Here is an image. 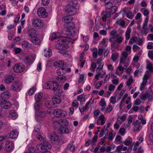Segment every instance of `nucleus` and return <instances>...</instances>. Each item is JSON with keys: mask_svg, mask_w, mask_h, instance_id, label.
I'll return each mask as SVG.
<instances>
[{"mask_svg": "<svg viewBox=\"0 0 153 153\" xmlns=\"http://www.w3.org/2000/svg\"><path fill=\"white\" fill-rule=\"evenodd\" d=\"M52 147L51 144L48 141H45L43 144H38L36 145V148L39 151L43 153H51L48 150Z\"/></svg>", "mask_w": 153, "mask_h": 153, "instance_id": "1", "label": "nucleus"}, {"mask_svg": "<svg viewBox=\"0 0 153 153\" xmlns=\"http://www.w3.org/2000/svg\"><path fill=\"white\" fill-rule=\"evenodd\" d=\"M59 86L58 83L56 81H50L45 84L44 87L47 89L54 91L57 90Z\"/></svg>", "mask_w": 153, "mask_h": 153, "instance_id": "2", "label": "nucleus"}, {"mask_svg": "<svg viewBox=\"0 0 153 153\" xmlns=\"http://www.w3.org/2000/svg\"><path fill=\"white\" fill-rule=\"evenodd\" d=\"M65 12L71 16L75 14L77 12V9L73 4H68L65 8Z\"/></svg>", "mask_w": 153, "mask_h": 153, "instance_id": "3", "label": "nucleus"}, {"mask_svg": "<svg viewBox=\"0 0 153 153\" xmlns=\"http://www.w3.org/2000/svg\"><path fill=\"white\" fill-rule=\"evenodd\" d=\"M57 43L63 49L67 48L68 47L67 38L65 37H61L57 41Z\"/></svg>", "mask_w": 153, "mask_h": 153, "instance_id": "4", "label": "nucleus"}, {"mask_svg": "<svg viewBox=\"0 0 153 153\" xmlns=\"http://www.w3.org/2000/svg\"><path fill=\"white\" fill-rule=\"evenodd\" d=\"M128 55V53L127 52L123 51L121 53L120 58V65H124V67H127L128 65V64L126 62Z\"/></svg>", "mask_w": 153, "mask_h": 153, "instance_id": "5", "label": "nucleus"}, {"mask_svg": "<svg viewBox=\"0 0 153 153\" xmlns=\"http://www.w3.org/2000/svg\"><path fill=\"white\" fill-rule=\"evenodd\" d=\"M53 114L55 116L58 117H65L68 114L66 111L61 110L59 109L55 110L53 111Z\"/></svg>", "mask_w": 153, "mask_h": 153, "instance_id": "6", "label": "nucleus"}, {"mask_svg": "<svg viewBox=\"0 0 153 153\" xmlns=\"http://www.w3.org/2000/svg\"><path fill=\"white\" fill-rule=\"evenodd\" d=\"M32 24L33 27L36 28H41L44 25L43 21L40 19H33L32 21Z\"/></svg>", "mask_w": 153, "mask_h": 153, "instance_id": "7", "label": "nucleus"}, {"mask_svg": "<svg viewBox=\"0 0 153 153\" xmlns=\"http://www.w3.org/2000/svg\"><path fill=\"white\" fill-rule=\"evenodd\" d=\"M38 16L41 18H45L47 17L48 15V13L46 12V10L44 7L39 8L37 11Z\"/></svg>", "mask_w": 153, "mask_h": 153, "instance_id": "8", "label": "nucleus"}, {"mask_svg": "<svg viewBox=\"0 0 153 153\" xmlns=\"http://www.w3.org/2000/svg\"><path fill=\"white\" fill-rule=\"evenodd\" d=\"M25 70V67L23 65L20 63L15 64L13 67V71L16 73H21Z\"/></svg>", "mask_w": 153, "mask_h": 153, "instance_id": "9", "label": "nucleus"}, {"mask_svg": "<svg viewBox=\"0 0 153 153\" xmlns=\"http://www.w3.org/2000/svg\"><path fill=\"white\" fill-rule=\"evenodd\" d=\"M48 114V113L45 111H40L36 113V120L39 122L42 120V118L45 117Z\"/></svg>", "mask_w": 153, "mask_h": 153, "instance_id": "10", "label": "nucleus"}, {"mask_svg": "<svg viewBox=\"0 0 153 153\" xmlns=\"http://www.w3.org/2000/svg\"><path fill=\"white\" fill-rule=\"evenodd\" d=\"M22 83L21 82L15 81L11 85V89L14 91H19L22 88Z\"/></svg>", "mask_w": 153, "mask_h": 153, "instance_id": "11", "label": "nucleus"}, {"mask_svg": "<svg viewBox=\"0 0 153 153\" xmlns=\"http://www.w3.org/2000/svg\"><path fill=\"white\" fill-rule=\"evenodd\" d=\"M106 118L103 114L100 115L99 117L97 118L96 120H95V122L98 125H103L105 123Z\"/></svg>", "mask_w": 153, "mask_h": 153, "instance_id": "12", "label": "nucleus"}, {"mask_svg": "<svg viewBox=\"0 0 153 153\" xmlns=\"http://www.w3.org/2000/svg\"><path fill=\"white\" fill-rule=\"evenodd\" d=\"M5 150L6 151L10 152L14 148L13 143L11 141L7 140L6 142Z\"/></svg>", "mask_w": 153, "mask_h": 153, "instance_id": "13", "label": "nucleus"}, {"mask_svg": "<svg viewBox=\"0 0 153 153\" xmlns=\"http://www.w3.org/2000/svg\"><path fill=\"white\" fill-rule=\"evenodd\" d=\"M116 86L112 84H110L108 87V91L104 94L105 97L108 98L114 90Z\"/></svg>", "mask_w": 153, "mask_h": 153, "instance_id": "14", "label": "nucleus"}, {"mask_svg": "<svg viewBox=\"0 0 153 153\" xmlns=\"http://www.w3.org/2000/svg\"><path fill=\"white\" fill-rule=\"evenodd\" d=\"M0 105L1 108L5 109H8L11 106V102L8 101L7 100L1 102Z\"/></svg>", "mask_w": 153, "mask_h": 153, "instance_id": "15", "label": "nucleus"}, {"mask_svg": "<svg viewBox=\"0 0 153 153\" xmlns=\"http://www.w3.org/2000/svg\"><path fill=\"white\" fill-rule=\"evenodd\" d=\"M134 126V131H138L142 128V126L140 122L137 120L135 122L133 123Z\"/></svg>", "mask_w": 153, "mask_h": 153, "instance_id": "16", "label": "nucleus"}, {"mask_svg": "<svg viewBox=\"0 0 153 153\" xmlns=\"http://www.w3.org/2000/svg\"><path fill=\"white\" fill-rule=\"evenodd\" d=\"M148 78L149 76L148 75H144L143 78V81L142 83H141L140 88V89L141 91H142L144 89L145 86L147 82Z\"/></svg>", "mask_w": 153, "mask_h": 153, "instance_id": "17", "label": "nucleus"}, {"mask_svg": "<svg viewBox=\"0 0 153 153\" xmlns=\"http://www.w3.org/2000/svg\"><path fill=\"white\" fill-rule=\"evenodd\" d=\"M75 146L74 144V142L72 141L70 142L67 146L65 150L66 151L69 150L72 152L75 151Z\"/></svg>", "mask_w": 153, "mask_h": 153, "instance_id": "18", "label": "nucleus"}, {"mask_svg": "<svg viewBox=\"0 0 153 153\" xmlns=\"http://www.w3.org/2000/svg\"><path fill=\"white\" fill-rule=\"evenodd\" d=\"M102 19L103 21L105 22L107 18H110L111 17V13L109 12L106 11L103 12L101 14Z\"/></svg>", "mask_w": 153, "mask_h": 153, "instance_id": "19", "label": "nucleus"}, {"mask_svg": "<svg viewBox=\"0 0 153 153\" xmlns=\"http://www.w3.org/2000/svg\"><path fill=\"white\" fill-rule=\"evenodd\" d=\"M148 21V17H147L143 23L142 27V33H145L147 34L148 33V32L146 31L147 30V26Z\"/></svg>", "mask_w": 153, "mask_h": 153, "instance_id": "20", "label": "nucleus"}, {"mask_svg": "<svg viewBox=\"0 0 153 153\" xmlns=\"http://www.w3.org/2000/svg\"><path fill=\"white\" fill-rule=\"evenodd\" d=\"M127 147L125 146H123V145H121L118 146L116 149V151L118 153L121 152H120L121 151H123L126 152L127 150Z\"/></svg>", "mask_w": 153, "mask_h": 153, "instance_id": "21", "label": "nucleus"}, {"mask_svg": "<svg viewBox=\"0 0 153 153\" xmlns=\"http://www.w3.org/2000/svg\"><path fill=\"white\" fill-rule=\"evenodd\" d=\"M62 35L60 33L57 32L53 33L51 34L50 36V39L51 40H53L56 39L60 37Z\"/></svg>", "mask_w": 153, "mask_h": 153, "instance_id": "22", "label": "nucleus"}, {"mask_svg": "<svg viewBox=\"0 0 153 153\" xmlns=\"http://www.w3.org/2000/svg\"><path fill=\"white\" fill-rule=\"evenodd\" d=\"M18 132L16 130H14L9 133V137L12 139L16 138L18 136Z\"/></svg>", "mask_w": 153, "mask_h": 153, "instance_id": "23", "label": "nucleus"}, {"mask_svg": "<svg viewBox=\"0 0 153 153\" xmlns=\"http://www.w3.org/2000/svg\"><path fill=\"white\" fill-rule=\"evenodd\" d=\"M10 93L8 91L4 92L1 95V98L4 100L8 99L10 97Z\"/></svg>", "mask_w": 153, "mask_h": 153, "instance_id": "24", "label": "nucleus"}, {"mask_svg": "<svg viewBox=\"0 0 153 153\" xmlns=\"http://www.w3.org/2000/svg\"><path fill=\"white\" fill-rule=\"evenodd\" d=\"M73 19V18L71 16H68L63 17L62 21L65 23H70Z\"/></svg>", "mask_w": 153, "mask_h": 153, "instance_id": "25", "label": "nucleus"}, {"mask_svg": "<svg viewBox=\"0 0 153 153\" xmlns=\"http://www.w3.org/2000/svg\"><path fill=\"white\" fill-rule=\"evenodd\" d=\"M99 104L102 107L101 110L102 111H104L105 110L106 106V103L104 98H102Z\"/></svg>", "mask_w": 153, "mask_h": 153, "instance_id": "26", "label": "nucleus"}, {"mask_svg": "<svg viewBox=\"0 0 153 153\" xmlns=\"http://www.w3.org/2000/svg\"><path fill=\"white\" fill-rule=\"evenodd\" d=\"M14 77L12 75L8 76L5 77L4 81L6 84H10L14 80Z\"/></svg>", "mask_w": 153, "mask_h": 153, "instance_id": "27", "label": "nucleus"}, {"mask_svg": "<svg viewBox=\"0 0 153 153\" xmlns=\"http://www.w3.org/2000/svg\"><path fill=\"white\" fill-rule=\"evenodd\" d=\"M9 114V117L13 120L16 119L18 116L17 113L13 110L10 111Z\"/></svg>", "mask_w": 153, "mask_h": 153, "instance_id": "28", "label": "nucleus"}, {"mask_svg": "<svg viewBox=\"0 0 153 153\" xmlns=\"http://www.w3.org/2000/svg\"><path fill=\"white\" fill-rule=\"evenodd\" d=\"M22 47L25 49H29L31 48V45L27 41H24L22 42Z\"/></svg>", "mask_w": 153, "mask_h": 153, "instance_id": "29", "label": "nucleus"}, {"mask_svg": "<svg viewBox=\"0 0 153 153\" xmlns=\"http://www.w3.org/2000/svg\"><path fill=\"white\" fill-rule=\"evenodd\" d=\"M122 65H120L117 68L116 71V74L118 75H121L123 73L124 68L122 66Z\"/></svg>", "mask_w": 153, "mask_h": 153, "instance_id": "30", "label": "nucleus"}, {"mask_svg": "<svg viewBox=\"0 0 153 153\" xmlns=\"http://www.w3.org/2000/svg\"><path fill=\"white\" fill-rule=\"evenodd\" d=\"M30 40L32 42L36 45H39L40 42V39L35 36H31Z\"/></svg>", "mask_w": 153, "mask_h": 153, "instance_id": "31", "label": "nucleus"}, {"mask_svg": "<svg viewBox=\"0 0 153 153\" xmlns=\"http://www.w3.org/2000/svg\"><path fill=\"white\" fill-rule=\"evenodd\" d=\"M126 115L125 114H123L122 116L119 115L117 117V121L121 124L126 119Z\"/></svg>", "mask_w": 153, "mask_h": 153, "instance_id": "32", "label": "nucleus"}, {"mask_svg": "<svg viewBox=\"0 0 153 153\" xmlns=\"http://www.w3.org/2000/svg\"><path fill=\"white\" fill-rule=\"evenodd\" d=\"M44 56L47 57H49L52 55L51 49L50 48H45L44 50Z\"/></svg>", "mask_w": 153, "mask_h": 153, "instance_id": "33", "label": "nucleus"}, {"mask_svg": "<svg viewBox=\"0 0 153 153\" xmlns=\"http://www.w3.org/2000/svg\"><path fill=\"white\" fill-rule=\"evenodd\" d=\"M49 137L51 140L54 142L55 143H56V142L59 140L58 136L54 134H51L49 135Z\"/></svg>", "mask_w": 153, "mask_h": 153, "instance_id": "34", "label": "nucleus"}, {"mask_svg": "<svg viewBox=\"0 0 153 153\" xmlns=\"http://www.w3.org/2000/svg\"><path fill=\"white\" fill-rule=\"evenodd\" d=\"M91 102L90 101H89L86 103L85 105L83 107V108H79V109L82 114H84V111L89 108L88 105Z\"/></svg>", "mask_w": 153, "mask_h": 153, "instance_id": "35", "label": "nucleus"}, {"mask_svg": "<svg viewBox=\"0 0 153 153\" xmlns=\"http://www.w3.org/2000/svg\"><path fill=\"white\" fill-rule=\"evenodd\" d=\"M52 102L54 104H59L62 102L61 97L59 96H56L52 99Z\"/></svg>", "mask_w": 153, "mask_h": 153, "instance_id": "36", "label": "nucleus"}, {"mask_svg": "<svg viewBox=\"0 0 153 153\" xmlns=\"http://www.w3.org/2000/svg\"><path fill=\"white\" fill-rule=\"evenodd\" d=\"M119 53H118L114 52L112 53L111 59L113 62H115L119 57Z\"/></svg>", "mask_w": 153, "mask_h": 153, "instance_id": "37", "label": "nucleus"}, {"mask_svg": "<svg viewBox=\"0 0 153 153\" xmlns=\"http://www.w3.org/2000/svg\"><path fill=\"white\" fill-rule=\"evenodd\" d=\"M42 94L41 92L36 94L35 95V98L36 102H39L42 99Z\"/></svg>", "mask_w": 153, "mask_h": 153, "instance_id": "38", "label": "nucleus"}, {"mask_svg": "<svg viewBox=\"0 0 153 153\" xmlns=\"http://www.w3.org/2000/svg\"><path fill=\"white\" fill-rule=\"evenodd\" d=\"M132 139L131 137H128L124 141L123 143L125 145L129 146L132 142Z\"/></svg>", "mask_w": 153, "mask_h": 153, "instance_id": "39", "label": "nucleus"}, {"mask_svg": "<svg viewBox=\"0 0 153 153\" xmlns=\"http://www.w3.org/2000/svg\"><path fill=\"white\" fill-rule=\"evenodd\" d=\"M57 80L60 82H64L66 80V78L65 76L63 75H59L56 77Z\"/></svg>", "mask_w": 153, "mask_h": 153, "instance_id": "40", "label": "nucleus"}, {"mask_svg": "<svg viewBox=\"0 0 153 153\" xmlns=\"http://www.w3.org/2000/svg\"><path fill=\"white\" fill-rule=\"evenodd\" d=\"M131 30L130 28H128L125 33L126 39V40H128L130 38Z\"/></svg>", "mask_w": 153, "mask_h": 153, "instance_id": "41", "label": "nucleus"}, {"mask_svg": "<svg viewBox=\"0 0 153 153\" xmlns=\"http://www.w3.org/2000/svg\"><path fill=\"white\" fill-rule=\"evenodd\" d=\"M37 138L40 141H45L44 135V134L41 132H38L36 134Z\"/></svg>", "mask_w": 153, "mask_h": 153, "instance_id": "42", "label": "nucleus"}, {"mask_svg": "<svg viewBox=\"0 0 153 153\" xmlns=\"http://www.w3.org/2000/svg\"><path fill=\"white\" fill-rule=\"evenodd\" d=\"M113 108L111 105H108L107 106L106 108H105V110L103 111L105 114L110 113L112 110Z\"/></svg>", "mask_w": 153, "mask_h": 153, "instance_id": "43", "label": "nucleus"}, {"mask_svg": "<svg viewBox=\"0 0 153 153\" xmlns=\"http://www.w3.org/2000/svg\"><path fill=\"white\" fill-rule=\"evenodd\" d=\"M59 123L62 126H66L68 125V122L66 119H62L59 121Z\"/></svg>", "mask_w": 153, "mask_h": 153, "instance_id": "44", "label": "nucleus"}, {"mask_svg": "<svg viewBox=\"0 0 153 153\" xmlns=\"http://www.w3.org/2000/svg\"><path fill=\"white\" fill-rule=\"evenodd\" d=\"M65 68L63 67L59 68L56 71V73L59 75H63L64 73Z\"/></svg>", "mask_w": 153, "mask_h": 153, "instance_id": "45", "label": "nucleus"}, {"mask_svg": "<svg viewBox=\"0 0 153 153\" xmlns=\"http://www.w3.org/2000/svg\"><path fill=\"white\" fill-rule=\"evenodd\" d=\"M59 131L62 133H68L69 131V129L66 127H61L59 129Z\"/></svg>", "mask_w": 153, "mask_h": 153, "instance_id": "46", "label": "nucleus"}, {"mask_svg": "<svg viewBox=\"0 0 153 153\" xmlns=\"http://www.w3.org/2000/svg\"><path fill=\"white\" fill-rule=\"evenodd\" d=\"M42 106V104L40 103L36 102L34 105V108L36 111H38L40 107Z\"/></svg>", "mask_w": 153, "mask_h": 153, "instance_id": "47", "label": "nucleus"}, {"mask_svg": "<svg viewBox=\"0 0 153 153\" xmlns=\"http://www.w3.org/2000/svg\"><path fill=\"white\" fill-rule=\"evenodd\" d=\"M117 31L116 30H114L111 31L110 32V35L111 36H114L113 39H114L117 38L118 36L117 35Z\"/></svg>", "mask_w": 153, "mask_h": 153, "instance_id": "48", "label": "nucleus"}, {"mask_svg": "<svg viewBox=\"0 0 153 153\" xmlns=\"http://www.w3.org/2000/svg\"><path fill=\"white\" fill-rule=\"evenodd\" d=\"M105 7L106 9H110L112 7V4L110 1H109L106 3Z\"/></svg>", "mask_w": 153, "mask_h": 153, "instance_id": "49", "label": "nucleus"}, {"mask_svg": "<svg viewBox=\"0 0 153 153\" xmlns=\"http://www.w3.org/2000/svg\"><path fill=\"white\" fill-rule=\"evenodd\" d=\"M133 49L134 52H136L140 51L141 48L136 45H134L133 46Z\"/></svg>", "mask_w": 153, "mask_h": 153, "instance_id": "50", "label": "nucleus"}, {"mask_svg": "<svg viewBox=\"0 0 153 153\" xmlns=\"http://www.w3.org/2000/svg\"><path fill=\"white\" fill-rule=\"evenodd\" d=\"M101 113L100 111L98 110L95 111L94 113V115L95 120H96L97 116Z\"/></svg>", "mask_w": 153, "mask_h": 153, "instance_id": "51", "label": "nucleus"}, {"mask_svg": "<svg viewBox=\"0 0 153 153\" xmlns=\"http://www.w3.org/2000/svg\"><path fill=\"white\" fill-rule=\"evenodd\" d=\"M137 38L136 37H134L131 38L129 41L130 44H132L136 42L137 40Z\"/></svg>", "mask_w": 153, "mask_h": 153, "instance_id": "52", "label": "nucleus"}, {"mask_svg": "<svg viewBox=\"0 0 153 153\" xmlns=\"http://www.w3.org/2000/svg\"><path fill=\"white\" fill-rule=\"evenodd\" d=\"M116 22L117 24L119 25H120L122 26H124L125 25V22L123 20L119 19L117 20L116 21Z\"/></svg>", "mask_w": 153, "mask_h": 153, "instance_id": "53", "label": "nucleus"}, {"mask_svg": "<svg viewBox=\"0 0 153 153\" xmlns=\"http://www.w3.org/2000/svg\"><path fill=\"white\" fill-rule=\"evenodd\" d=\"M36 88L35 87H33L31 88L28 91V94L29 95H31L34 94Z\"/></svg>", "mask_w": 153, "mask_h": 153, "instance_id": "54", "label": "nucleus"}, {"mask_svg": "<svg viewBox=\"0 0 153 153\" xmlns=\"http://www.w3.org/2000/svg\"><path fill=\"white\" fill-rule=\"evenodd\" d=\"M112 82L113 85H114L115 86L118 85L119 83V79H114L112 80Z\"/></svg>", "mask_w": 153, "mask_h": 153, "instance_id": "55", "label": "nucleus"}, {"mask_svg": "<svg viewBox=\"0 0 153 153\" xmlns=\"http://www.w3.org/2000/svg\"><path fill=\"white\" fill-rule=\"evenodd\" d=\"M126 16L128 18L131 19L133 17L134 15L132 13L130 10H129L127 13Z\"/></svg>", "mask_w": 153, "mask_h": 153, "instance_id": "56", "label": "nucleus"}, {"mask_svg": "<svg viewBox=\"0 0 153 153\" xmlns=\"http://www.w3.org/2000/svg\"><path fill=\"white\" fill-rule=\"evenodd\" d=\"M125 128H121L119 130V132L122 136H124L125 132Z\"/></svg>", "mask_w": 153, "mask_h": 153, "instance_id": "57", "label": "nucleus"}, {"mask_svg": "<svg viewBox=\"0 0 153 153\" xmlns=\"http://www.w3.org/2000/svg\"><path fill=\"white\" fill-rule=\"evenodd\" d=\"M0 14L4 16L6 14V11L2 6H0Z\"/></svg>", "mask_w": 153, "mask_h": 153, "instance_id": "58", "label": "nucleus"}, {"mask_svg": "<svg viewBox=\"0 0 153 153\" xmlns=\"http://www.w3.org/2000/svg\"><path fill=\"white\" fill-rule=\"evenodd\" d=\"M110 101L111 103L113 104H114L116 102V98L114 97L111 96L110 98Z\"/></svg>", "mask_w": 153, "mask_h": 153, "instance_id": "59", "label": "nucleus"}, {"mask_svg": "<svg viewBox=\"0 0 153 153\" xmlns=\"http://www.w3.org/2000/svg\"><path fill=\"white\" fill-rule=\"evenodd\" d=\"M149 57L153 60V51H149L148 53Z\"/></svg>", "mask_w": 153, "mask_h": 153, "instance_id": "60", "label": "nucleus"}, {"mask_svg": "<svg viewBox=\"0 0 153 153\" xmlns=\"http://www.w3.org/2000/svg\"><path fill=\"white\" fill-rule=\"evenodd\" d=\"M147 97H148L149 100L151 101L153 98V93L151 92L149 94H147Z\"/></svg>", "mask_w": 153, "mask_h": 153, "instance_id": "61", "label": "nucleus"}, {"mask_svg": "<svg viewBox=\"0 0 153 153\" xmlns=\"http://www.w3.org/2000/svg\"><path fill=\"white\" fill-rule=\"evenodd\" d=\"M115 135L112 134V132L109 133L108 136V140H111L113 139L115 136Z\"/></svg>", "mask_w": 153, "mask_h": 153, "instance_id": "62", "label": "nucleus"}, {"mask_svg": "<svg viewBox=\"0 0 153 153\" xmlns=\"http://www.w3.org/2000/svg\"><path fill=\"white\" fill-rule=\"evenodd\" d=\"M147 40L148 41H153V34H149L147 36Z\"/></svg>", "mask_w": 153, "mask_h": 153, "instance_id": "63", "label": "nucleus"}, {"mask_svg": "<svg viewBox=\"0 0 153 153\" xmlns=\"http://www.w3.org/2000/svg\"><path fill=\"white\" fill-rule=\"evenodd\" d=\"M147 68L149 70V71L151 72H153V68L152 65L150 63H149L147 66Z\"/></svg>", "mask_w": 153, "mask_h": 153, "instance_id": "64", "label": "nucleus"}]
</instances>
